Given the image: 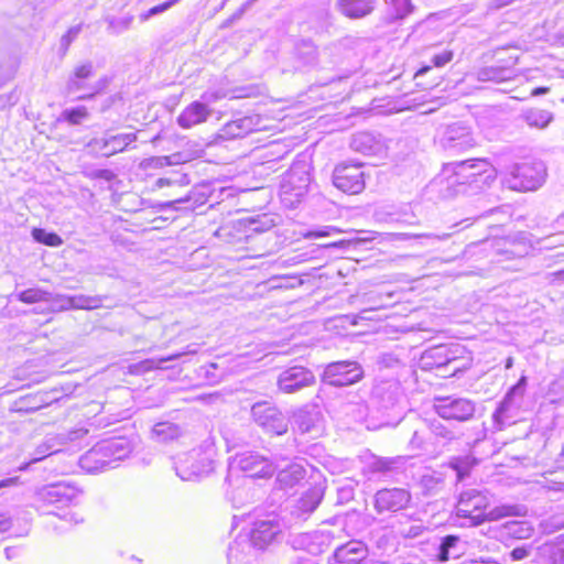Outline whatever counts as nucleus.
I'll list each match as a JSON object with an SVG mask.
<instances>
[{
    "mask_svg": "<svg viewBox=\"0 0 564 564\" xmlns=\"http://www.w3.org/2000/svg\"><path fill=\"white\" fill-rule=\"evenodd\" d=\"M456 175L462 177L465 183L486 182L494 177V167L485 159H474L462 161L456 165Z\"/></svg>",
    "mask_w": 564,
    "mask_h": 564,
    "instance_id": "ddd939ff",
    "label": "nucleus"
},
{
    "mask_svg": "<svg viewBox=\"0 0 564 564\" xmlns=\"http://www.w3.org/2000/svg\"><path fill=\"white\" fill-rule=\"evenodd\" d=\"M453 58H454V52L449 48H445V50L433 55V57H432L433 66L432 67H436V68L444 67L445 65L449 64L453 61Z\"/></svg>",
    "mask_w": 564,
    "mask_h": 564,
    "instance_id": "c03bdc74",
    "label": "nucleus"
},
{
    "mask_svg": "<svg viewBox=\"0 0 564 564\" xmlns=\"http://www.w3.org/2000/svg\"><path fill=\"white\" fill-rule=\"evenodd\" d=\"M413 79L415 82V86L420 89L431 90L441 85L443 76L433 72V67L431 65H424L415 72Z\"/></svg>",
    "mask_w": 564,
    "mask_h": 564,
    "instance_id": "a878e982",
    "label": "nucleus"
},
{
    "mask_svg": "<svg viewBox=\"0 0 564 564\" xmlns=\"http://www.w3.org/2000/svg\"><path fill=\"white\" fill-rule=\"evenodd\" d=\"M212 115L208 105L195 100L188 104L177 116V124L183 129H192L193 127L205 123Z\"/></svg>",
    "mask_w": 564,
    "mask_h": 564,
    "instance_id": "f3484780",
    "label": "nucleus"
},
{
    "mask_svg": "<svg viewBox=\"0 0 564 564\" xmlns=\"http://www.w3.org/2000/svg\"><path fill=\"white\" fill-rule=\"evenodd\" d=\"M367 556V545L361 541L351 540L336 547L327 564H360Z\"/></svg>",
    "mask_w": 564,
    "mask_h": 564,
    "instance_id": "2eb2a0df",
    "label": "nucleus"
},
{
    "mask_svg": "<svg viewBox=\"0 0 564 564\" xmlns=\"http://www.w3.org/2000/svg\"><path fill=\"white\" fill-rule=\"evenodd\" d=\"M245 119L231 120L221 129V137L225 139L242 138L249 132V128L245 127Z\"/></svg>",
    "mask_w": 564,
    "mask_h": 564,
    "instance_id": "f704fd0d",
    "label": "nucleus"
},
{
    "mask_svg": "<svg viewBox=\"0 0 564 564\" xmlns=\"http://www.w3.org/2000/svg\"><path fill=\"white\" fill-rule=\"evenodd\" d=\"M322 413L315 405H304L293 415V424L301 433L318 432Z\"/></svg>",
    "mask_w": 564,
    "mask_h": 564,
    "instance_id": "aec40b11",
    "label": "nucleus"
},
{
    "mask_svg": "<svg viewBox=\"0 0 564 564\" xmlns=\"http://www.w3.org/2000/svg\"><path fill=\"white\" fill-rule=\"evenodd\" d=\"M527 383V378L521 377L517 384H514L505 395L502 401L499 403L498 408L492 414V420L495 427L497 430H502L506 425L513 423V415L510 413L513 409V398L522 397L524 393V387Z\"/></svg>",
    "mask_w": 564,
    "mask_h": 564,
    "instance_id": "4468645a",
    "label": "nucleus"
},
{
    "mask_svg": "<svg viewBox=\"0 0 564 564\" xmlns=\"http://www.w3.org/2000/svg\"><path fill=\"white\" fill-rule=\"evenodd\" d=\"M443 486V479L436 475H424L421 478V487L423 494L426 496H431L436 494L441 487Z\"/></svg>",
    "mask_w": 564,
    "mask_h": 564,
    "instance_id": "a19ab883",
    "label": "nucleus"
},
{
    "mask_svg": "<svg viewBox=\"0 0 564 564\" xmlns=\"http://www.w3.org/2000/svg\"><path fill=\"white\" fill-rule=\"evenodd\" d=\"M79 465L88 473H99L108 469L98 443L79 458Z\"/></svg>",
    "mask_w": 564,
    "mask_h": 564,
    "instance_id": "393cba45",
    "label": "nucleus"
},
{
    "mask_svg": "<svg viewBox=\"0 0 564 564\" xmlns=\"http://www.w3.org/2000/svg\"><path fill=\"white\" fill-rule=\"evenodd\" d=\"M78 33V30L74 29V30H70L64 37H63V43L65 44V46H68L69 43L72 42V40L77 35Z\"/></svg>",
    "mask_w": 564,
    "mask_h": 564,
    "instance_id": "bf43d9fd",
    "label": "nucleus"
},
{
    "mask_svg": "<svg viewBox=\"0 0 564 564\" xmlns=\"http://www.w3.org/2000/svg\"><path fill=\"white\" fill-rule=\"evenodd\" d=\"M93 75V66L90 64L79 65L74 69V74L68 82L69 90H78L84 84V79L89 78Z\"/></svg>",
    "mask_w": 564,
    "mask_h": 564,
    "instance_id": "e433bc0d",
    "label": "nucleus"
},
{
    "mask_svg": "<svg viewBox=\"0 0 564 564\" xmlns=\"http://www.w3.org/2000/svg\"><path fill=\"white\" fill-rule=\"evenodd\" d=\"M234 463L251 478H269L280 467L268 457L253 451L236 454Z\"/></svg>",
    "mask_w": 564,
    "mask_h": 564,
    "instance_id": "423d86ee",
    "label": "nucleus"
},
{
    "mask_svg": "<svg viewBox=\"0 0 564 564\" xmlns=\"http://www.w3.org/2000/svg\"><path fill=\"white\" fill-rule=\"evenodd\" d=\"M332 96L338 101H345L354 95L355 90L352 85L348 80L338 79L334 80L329 85Z\"/></svg>",
    "mask_w": 564,
    "mask_h": 564,
    "instance_id": "c9c22d12",
    "label": "nucleus"
},
{
    "mask_svg": "<svg viewBox=\"0 0 564 564\" xmlns=\"http://www.w3.org/2000/svg\"><path fill=\"white\" fill-rule=\"evenodd\" d=\"M153 435L160 442H167L175 440L180 436V426L172 422H160L153 426Z\"/></svg>",
    "mask_w": 564,
    "mask_h": 564,
    "instance_id": "2f4dec72",
    "label": "nucleus"
},
{
    "mask_svg": "<svg viewBox=\"0 0 564 564\" xmlns=\"http://www.w3.org/2000/svg\"><path fill=\"white\" fill-rule=\"evenodd\" d=\"M542 555L554 558V564H563L564 552L560 546L544 545L542 549Z\"/></svg>",
    "mask_w": 564,
    "mask_h": 564,
    "instance_id": "49530a36",
    "label": "nucleus"
},
{
    "mask_svg": "<svg viewBox=\"0 0 564 564\" xmlns=\"http://www.w3.org/2000/svg\"><path fill=\"white\" fill-rule=\"evenodd\" d=\"M512 367V358L509 357L506 361V368H511Z\"/></svg>",
    "mask_w": 564,
    "mask_h": 564,
    "instance_id": "69168bd1",
    "label": "nucleus"
},
{
    "mask_svg": "<svg viewBox=\"0 0 564 564\" xmlns=\"http://www.w3.org/2000/svg\"><path fill=\"white\" fill-rule=\"evenodd\" d=\"M505 534L517 540L530 539L534 528L529 521H508L503 524Z\"/></svg>",
    "mask_w": 564,
    "mask_h": 564,
    "instance_id": "cd10ccee",
    "label": "nucleus"
},
{
    "mask_svg": "<svg viewBox=\"0 0 564 564\" xmlns=\"http://www.w3.org/2000/svg\"><path fill=\"white\" fill-rule=\"evenodd\" d=\"M257 547L248 534H238L228 547L229 564H251L257 556Z\"/></svg>",
    "mask_w": 564,
    "mask_h": 564,
    "instance_id": "dca6fc26",
    "label": "nucleus"
},
{
    "mask_svg": "<svg viewBox=\"0 0 564 564\" xmlns=\"http://www.w3.org/2000/svg\"><path fill=\"white\" fill-rule=\"evenodd\" d=\"M19 484V477H9L0 480V490L3 488L14 487Z\"/></svg>",
    "mask_w": 564,
    "mask_h": 564,
    "instance_id": "4d7b16f0",
    "label": "nucleus"
},
{
    "mask_svg": "<svg viewBox=\"0 0 564 564\" xmlns=\"http://www.w3.org/2000/svg\"><path fill=\"white\" fill-rule=\"evenodd\" d=\"M198 373L200 377L206 379L208 383H217L219 382L225 373L226 369L217 361L209 362L207 365L200 366Z\"/></svg>",
    "mask_w": 564,
    "mask_h": 564,
    "instance_id": "473e14b6",
    "label": "nucleus"
},
{
    "mask_svg": "<svg viewBox=\"0 0 564 564\" xmlns=\"http://www.w3.org/2000/svg\"><path fill=\"white\" fill-rule=\"evenodd\" d=\"M432 355H421V361L423 362V368H426L430 364L425 361L426 357H431Z\"/></svg>",
    "mask_w": 564,
    "mask_h": 564,
    "instance_id": "e2e57ef3",
    "label": "nucleus"
},
{
    "mask_svg": "<svg viewBox=\"0 0 564 564\" xmlns=\"http://www.w3.org/2000/svg\"><path fill=\"white\" fill-rule=\"evenodd\" d=\"M375 0H339L340 12L351 19H359L370 14Z\"/></svg>",
    "mask_w": 564,
    "mask_h": 564,
    "instance_id": "b1692460",
    "label": "nucleus"
},
{
    "mask_svg": "<svg viewBox=\"0 0 564 564\" xmlns=\"http://www.w3.org/2000/svg\"><path fill=\"white\" fill-rule=\"evenodd\" d=\"M102 452L108 469L115 468L117 463L127 458L131 452L128 440L123 437L104 440L98 442Z\"/></svg>",
    "mask_w": 564,
    "mask_h": 564,
    "instance_id": "a211bd4d",
    "label": "nucleus"
},
{
    "mask_svg": "<svg viewBox=\"0 0 564 564\" xmlns=\"http://www.w3.org/2000/svg\"><path fill=\"white\" fill-rule=\"evenodd\" d=\"M372 395L383 409L394 408L402 399L400 386L389 381L376 386Z\"/></svg>",
    "mask_w": 564,
    "mask_h": 564,
    "instance_id": "412c9836",
    "label": "nucleus"
},
{
    "mask_svg": "<svg viewBox=\"0 0 564 564\" xmlns=\"http://www.w3.org/2000/svg\"><path fill=\"white\" fill-rule=\"evenodd\" d=\"M488 497L479 490L468 489L460 494L456 506V514L469 521V525H478L488 520L486 509Z\"/></svg>",
    "mask_w": 564,
    "mask_h": 564,
    "instance_id": "20e7f679",
    "label": "nucleus"
},
{
    "mask_svg": "<svg viewBox=\"0 0 564 564\" xmlns=\"http://www.w3.org/2000/svg\"><path fill=\"white\" fill-rule=\"evenodd\" d=\"M387 6L391 19H403L413 11L411 0H388Z\"/></svg>",
    "mask_w": 564,
    "mask_h": 564,
    "instance_id": "72a5a7b5",
    "label": "nucleus"
},
{
    "mask_svg": "<svg viewBox=\"0 0 564 564\" xmlns=\"http://www.w3.org/2000/svg\"><path fill=\"white\" fill-rule=\"evenodd\" d=\"M173 184H174L173 180L162 177L155 182V187L161 188L163 186H172Z\"/></svg>",
    "mask_w": 564,
    "mask_h": 564,
    "instance_id": "052dcab7",
    "label": "nucleus"
},
{
    "mask_svg": "<svg viewBox=\"0 0 564 564\" xmlns=\"http://www.w3.org/2000/svg\"><path fill=\"white\" fill-rule=\"evenodd\" d=\"M362 377L361 367L357 362L337 361L329 364L323 372V381L334 387L349 386Z\"/></svg>",
    "mask_w": 564,
    "mask_h": 564,
    "instance_id": "1a4fd4ad",
    "label": "nucleus"
},
{
    "mask_svg": "<svg viewBox=\"0 0 564 564\" xmlns=\"http://www.w3.org/2000/svg\"><path fill=\"white\" fill-rule=\"evenodd\" d=\"M62 518L70 523H75V524L82 523L84 521L83 517H80L77 513L72 512V511L66 512Z\"/></svg>",
    "mask_w": 564,
    "mask_h": 564,
    "instance_id": "6e6d98bb",
    "label": "nucleus"
},
{
    "mask_svg": "<svg viewBox=\"0 0 564 564\" xmlns=\"http://www.w3.org/2000/svg\"><path fill=\"white\" fill-rule=\"evenodd\" d=\"M530 171H531V169H530V167L523 169L522 174H523V175H527V173H528V172H530Z\"/></svg>",
    "mask_w": 564,
    "mask_h": 564,
    "instance_id": "338daca9",
    "label": "nucleus"
},
{
    "mask_svg": "<svg viewBox=\"0 0 564 564\" xmlns=\"http://www.w3.org/2000/svg\"><path fill=\"white\" fill-rule=\"evenodd\" d=\"M176 475L186 481L197 480L208 475L214 469V459L210 445L205 451L193 448L188 453L181 454L174 462Z\"/></svg>",
    "mask_w": 564,
    "mask_h": 564,
    "instance_id": "f03ea898",
    "label": "nucleus"
},
{
    "mask_svg": "<svg viewBox=\"0 0 564 564\" xmlns=\"http://www.w3.org/2000/svg\"><path fill=\"white\" fill-rule=\"evenodd\" d=\"M528 513L524 505H500L487 512L488 520L496 521L506 517H523Z\"/></svg>",
    "mask_w": 564,
    "mask_h": 564,
    "instance_id": "c85d7f7f",
    "label": "nucleus"
},
{
    "mask_svg": "<svg viewBox=\"0 0 564 564\" xmlns=\"http://www.w3.org/2000/svg\"><path fill=\"white\" fill-rule=\"evenodd\" d=\"M432 430L435 433V435H437V436H441V437H444V438H447V440H452L454 437L453 432L451 430H448L447 427H445L440 422L433 423L432 424Z\"/></svg>",
    "mask_w": 564,
    "mask_h": 564,
    "instance_id": "09e8293b",
    "label": "nucleus"
},
{
    "mask_svg": "<svg viewBox=\"0 0 564 564\" xmlns=\"http://www.w3.org/2000/svg\"><path fill=\"white\" fill-rule=\"evenodd\" d=\"M334 535L330 531L318 530L314 532L300 534L294 539L293 544L295 549L305 551L310 556H316L326 552L332 543Z\"/></svg>",
    "mask_w": 564,
    "mask_h": 564,
    "instance_id": "9b49d317",
    "label": "nucleus"
},
{
    "mask_svg": "<svg viewBox=\"0 0 564 564\" xmlns=\"http://www.w3.org/2000/svg\"><path fill=\"white\" fill-rule=\"evenodd\" d=\"M79 495V491L67 484L56 482L41 488L37 494V500L43 506L56 505L65 507L72 503Z\"/></svg>",
    "mask_w": 564,
    "mask_h": 564,
    "instance_id": "9d476101",
    "label": "nucleus"
},
{
    "mask_svg": "<svg viewBox=\"0 0 564 564\" xmlns=\"http://www.w3.org/2000/svg\"><path fill=\"white\" fill-rule=\"evenodd\" d=\"M322 499L323 490L318 487H314L302 495L297 500L296 509L300 514H310L318 507Z\"/></svg>",
    "mask_w": 564,
    "mask_h": 564,
    "instance_id": "bb28decb",
    "label": "nucleus"
},
{
    "mask_svg": "<svg viewBox=\"0 0 564 564\" xmlns=\"http://www.w3.org/2000/svg\"><path fill=\"white\" fill-rule=\"evenodd\" d=\"M12 527V520L10 517L0 514V533H4Z\"/></svg>",
    "mask_w": 564,
    "mask_h": 564,
    "instance_id": "5fc2aeb1",
    "label": "nucleus"
},
{
    "mask_svg": "<svg viewBox=\"0 0 564 564\" xmlns=\"http://www.w3.org/2000/svg\"><path fill=\"white\" fill-rule=\"evenodd\" d=\"M464 552V543L459 536L448 534L441 540L436 557L441 562L458 558Z\"/></svg>",
    "mask_w": 564,
    "mask_h": 564,
    "instance_id": "5701e85b",
    "label": "nucleus"
},
{
    "mask_svg": "<svg viewBox=\"0 0 564 564\" xmlns=\"http://www.w3.org/2000/svg\"><path fill=\"white\" fill-rule=\"evenodd\" d=\"M315 383L313 372L304 367L294 366L284 370L278 379V387L284 393H294Z\"/></svg>",
    "mask_w": 564,
    "mask_h": 564,
    "instance_id": "f8f14e48",
    "label": "nucleus"
},
{
    "mask_svg": "<svg viewBox=\"0 0 564 564\" xmlns=\"http://www.w3.org/2000/svg\"><path fill=\"white\" fill-rule=\"evenodd\" d=\"M254 422L268 433L282 435L286 433L289 421L274 405L267 401L257 402L251 408Z\"/></svg>",
    "mask_w": 564,
    "mask_h": 564,
    "instance_id": "39448f33",
    "label": "nucleus"
},
{
    "mask_svg": "<svg viewBox=\"0 0 564 564\" xmlns=\"http://www.w3.org/2000/svg\"><path fill=\"white\" fill-rule=\"evenodd\" d=\"M530 554V547L520 546L516 547L510 552V557L513 561H520Z\"/></svg>",
    "mask_w": 564,
    "mask_h": 564,
    "instance_id": "8fccbe9b",
    "label": "nucleus"
},
{
    "mask_svg": "<svg viewBox=\"0 0 564 564\" xmlns=\"http://www.w3.org/2000/svg\"><path fill=\"white\" fill-rule=\"evenodd\" d=\"M553 275L555 278H557V279H563L564 280V270L557 271Z\"/></svg>",
    "mask_w": 564,
    "mask_h": 564,
    "instance_id": "0e129e2a",
    "label": "nucleus"
},
{
    "mask_svg": "<svg viewBox=\"0 0 564 564\" xmlns=\"http://www.w3.org/2000/svg\"><path fill=\"white\" fill-rule=\"evenodd\" d=\"M403 464H404V462L401 456H397V457L375 456L373 459L368 463L367 468L371 475L387 477L390 474L401 469Z\"/></svg>",
    "mask_w": 564,
    "mask_h": 564,
    "instance_id": "4be33fe9",
    "label": "nucleus"
},
{
    "mask_svg": "<svg viewBox=\"0 0 564 564\" xmlns=\"http://www.w3.org/2000/svg\"><path fill=\"white\" fill-rule=\"evenodd\" d=\"M305 476V469L299 464H291L285 467H281V470L278 474V480L285 485L292 487L299 480L303 479Z\"/></svg>",
    "mask_w": 564,
    "mask_h": 564,
    "instance_id": "7c9ffc66",
    "label": "nucleus"
},
{
    "mask_svg": "<svg viewBox=\"0 0 564 564\" xmlns=\"http://www.w3.org/2000/svg\"><path fill=\"white\" fill-rule=\"evenodd\" d=\"M389 85H393L394 88H393V93H395L397 95H405L406 93L403 91L402 89V86H403V82L401 80V76L400 75H397L392 78L391 82L388 83Z\"/></svg>",
    "mask_w": 564,
    "mask_h": 564,
    "instance_id": "3c124183",
    "label": "nucleus"
},
{
    "mask_svg": "<svg viewBox=\"0 0 564 564\" xmlns=\"http://www.w3.org/2000/svg\"><path fill=\"white\" fill-rule=\"evenodd\" d=\"M412 500L408 489L393 487L378 490L373 496V508L378 514L398 512L405 509Z\"/></svg>",
    "mask_w": 564,
    "mask_h": 564,
    "instance_id": "6e6552de",
    "label": "nucleus"
},
{
    "mask_svg": "<svg viewBox=\"0 0 564 564\" xmlns=\"http://www.w3.org/2000/svg\"><path fill=\"white\" fill-rule=\"evenodd\" d=\"M33 239L47 247H59L63 245V239L55 232H47L42 228H33L31 231Z\"/></svg>",
    "mask_w": 564,
    "mask_h": 564,
    "instance_id": "4c0bfd02",
    "label": "nucleus"
},
{
    "mask_svg": "<svg viewBox=\"0 0 564 564\" xmlns=\"http://www.w3.org/2000/svg\"><path fill=\"white\" fill-rule=\"evenodd\" d=\"M465 564H498L496 562H492V561H477V560H473V561H469L468 563H465Z\"/></svg>",
    "mask_w": 564,
    "mask_h": 564,
    "instance_id": "680f3d73",
    "label": "nucleus"
},
{
    "mask_svg": "<svg viewBox=\"0 0 564 564\" xmlns=\"http://www.w3.org/2000/svg\"><path fill=\"white\" fill-rule=\"evenodd\" d=\"M180 355H170L169 358L166 359H160L159 361H155L153 359H145V360H142L138 364H133V365H130L129 366V372L132 373V375H142V373H145L152 369H154L155 367H159L160 364L166 361V360H171V359H174L176 357H178Z\"/></svg>",
    "mask_w": 564,
    "mask_h": 564,
    "instance_id": "58836bf2",
    "label": "nucleus"
},
{
    "mask_svg": "<svg viewBox=\"0 0 564 564\" xmlns=\"http://www.w3.org/2000/svg\"><path fill=\"white\" fill-rule=\"evenodd\" d=\"M340 499L344 501H349L352 499V489L351 488H341L339 490Z\"/></svg>",
    "mask_w": 564,
    "mask_h": 564,
    "instance_id": "13d9d810",
    "label": "nucleus"
},
{
    "mask_svg": "<svg viewBox=\"0 0 564 564\" xmlns=\"http://www.w3.org/2000/svg\"><path fill=\"white\" fill-rule=\"evenodd\" d=\"M475 464V458L469 456L456 457L451 462V467L457 473L458 479H464Z\"/></svg>",
    "mask_w": 564,
    "mask_h": 564,
    "instance_id": "ea45409f",
    "label": "nucleus"
},
{
    "mask_svg": "<svg viewBox=\"0 0 564 564\" xmlns=\"http://www.w3.org/2000/svg\"><path fill=\"white\" fill-rule=\"evenodd\" d=\"M334 185L344 193L356 195L365 188V175L361 164H339L333 174Z\"/></svg>",
    "mask_w": 564,
    "mask_h": 564,
    "instance_id": "0eeeda50",
    "label": "nucleus"
},
{
    "mask_svg": "<svg viewBox=\"0 0 564 564\" xmlns=\"http://www.w3.org/2000/svg\"><path fill=\"white\" fill-rule=\"evenodd\" d=\"M18 299L21 302L33 304L45 299V293L39 289H28L19 293Z\"/></svg>",
    "mask_w": 564,
    "mask_h": 564,
    "instance_id": "37998d69",
    "label": "nucleus"
},
{
    "mask_svg": "<svg viewBox=\"0 0 564 564\" xmlns=\"http://www.w3.org/2000/svg\"><path fill=\"white\" fill-rule=\"evenodd\" d=\"M432 406L440 417L447 421L467 422L476 413V402L458 395H436Z\"/></svg>",
    "mask_w": 564,
    "mask_h": 564,
    "instance_id": "7ed1b4c3",
    "label": "nucleus"
},
{
    "mask_svg": "<svg viewBox=\"0 0 564 564\" xmlns=\"http://www.w3.org/2000/svg\"><path fill=\"white\" fill-rule=\"evenodd\" d=\"M108 145H111L110 149L106 150L105 151V155H113L116 153H119L123 150V145H122V137L120 135H115V137H111L109 140H107L105 142V147H108Z\"/></svg>",
    "mask_w": 564,
    "mask_h": 564,
    "instance_id": "de8ad7c7",
    "label": "nucleus"
},
{
    "mask_svg": "<svg viewBox=\"0 0 564 564\" xmlns=\"http://www.w3.org/2000/svg\"><path fill=\"white\" fill-rule=\"evenodd\" d=\"M544 91H546V88H539V89H536V93H544Z\"/></svg>",
    "mask_w": 564,
    "mask_h": 564,
    "instance_id": "774afa93",
    "label": "nucleus"
},
{
    "mask_svg": "<svg viewBox=\"0 0 564 564\" xmlns=\"http://www.w3.org/2000/svg\"><path fill=\"white\" fill-rule=\"evenodd\" d=\"M180 0H167L165 2H162L158 6H154L152 8H150L147 12L142 13L140 15V19L142 21H147L150 17L154 15V14H158V13H161L167 9H170L172 6H174L175 3H177Z\"/></svg>",
    "mask_w": 564,
    "mask_h": 564,
    "instance_id": "a18cd8bd",
    "label": "nucleus"
},
{
    "mask_svg": "<svg viewBox=\"0 0 564 564\" xmlns=\"http://www.w3.org/2000/svg\"><path fill=\"white\" fill-rule=\"evenodd\" d=\"M520 52L516 45H505L495 48L488 56L487 64L480 70L485 80L497 83L508 82L518 75L517 65Z\"/></svg>",
    "mask_w": 564,
    "mask_h": 564,
    "instance_id": "f257e3e1",
    "label": "nucleus"
},
{
    "mask_svg": "<svg viewBox=\"0 0 564 564\" xmlns=\"http://www.w3.org/2000/svg\"><path fill=\"white\" fill-rule=\"evenodd\" d=\"M291 564H318L317 560L313 556H306V555H296Z\"/></svg>",
    "mask_w": 564,
    "mask_h": 564,
    "instance_id": "603ef678",
    "label": "nucleus"
},
{
    "mask_svg": "<svg viewBox=\"0 0 564 564\" xmlns=\"http://www.w3.org/2000/svg\"><path fill=\"white\" fill-rule=\"evenodd\" d=\"M403 519L404 521L399 520L397 533L404 539H416L427 530L421 520H410L408 517Z\"/></svg>",
    "mask_w": 564,
    "mask_h": 564,
    "instance_id": "c756f323",
    "label": "nucleus"
},
{
    "mask_svg": "<svg viewBox=\"0 0 564 564\" xmlns=\"http://www.w3.org/2000/svg\"><path fill=\"white\" fill-rule=\"evenodd\" d=\"M64 119L70 124H79L84 119L88 117V110L86 107H77L63 112Z\"/></svg>",
    "mask_w": 564,
    "mask_h": 564,
    "instance_id": "79ce46f5",
    "label": "nucleus"
},
{
    "mask_svg": "<svg viewBox=\"0 0 564 564\" xmlns=\"http://www.w3.org/2000/svg\"><path fill=\"white\" fill-rule=\"evenodd\" d=\"M281 532L280 524L274 520L257 521L248 534L258 550L265 549Z\"/></svg>",
    "mask_w": 564,
    "mask_h": 564,
    "instance_id": "6ab92c4d",
    "label": "nucleus"
},
{
    "mask_svg": "<svg viewBox=\"0 0 564 564\" xmlns=\"http://www.w3.org/2000/svg\"><path fill=\"white\" fill-rule=\"evenodd\" d=\"M423 445V437L419 435V431H414L412 438L410 440V446L412 449H419Z\"/></svg>",
    "mask_w": 564,
    "mask_h": 564,
    "instance_id": "864d4df0",
    "label": "nucleus"
}]
</instances>
